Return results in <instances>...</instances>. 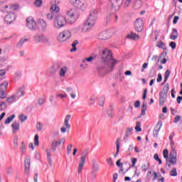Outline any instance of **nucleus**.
I'll return each instance as SVG.
<instances>
[{
  "mask_svg": "<svg viewBox=\"0 0 182 182\" xmlns=\"http://www.w3.org/2000/svg\"><path fill=\"white\" fill-rule=\"evenodd\" d=\"M66 23H68L66 18L59 15L54 18L53 28H55V29H60L63 28V26H66Z\"/></svg>",
  "mask_w": 182,
  "mask_h": 182,
  "instance_id": "7ed1b4c3",
  "label": "nucleus"
},
{
  "mask_svg": "<svg viewBox=\"0 0 182 182\" xmlns=\"http://www.w3.org/2000/svg\"><path fill=\"white\" fill-rule=\"evenodd\" d=\"M60 146L58 141L53 140L51 144V150L53 153H56V149Z\"/></svg>",
  "mask_w": 182,
  "mask_h": 182,
  "instance_id": "bb28decb",
  "label": "nucleus"
},
{
  "mask_svg": "<svg viewBox=\"0 0 182 182\" xmlns=\"http://www.w3.org/2000/svg\"><path fill=\"white\" fill-rule=\"evenodd\" d=\"M170 90V85H168V83L166 84L164 87L162 91L161 92V93L164 94V95H167V93H168V90Z\"/></svg>",
  "mask_w": 182,
  "mask_h": 182,
  "instance_id": "7c9ffc66",
  "label": "nucleus"
},
{
  "mask_svg": "<svg viewBox=\"0 0 182 182\" xmlns=\"http://www.w3.org/2000/svg\"><path fill=\"white\" fill-rule=\"evenodd\" d=\"M19 126H20L19 122H13V124H11V127L13 129L14 134H16V133L19 131Z\"/></svg>",
  "mask_w": 182,
  "mask_h": 182,
  "instance_id": "4be33fe9",
  "label": "nucleus"
},
{
  "mask_svg": "<svg viewBox=\"0 0 182 182\" xmlns=\"http://www.w3.org/2000/svg\"><path fill=\"white\" fill-rule=\"evenodd\" d=\"M27 22V28H30L31 30L35 29L36 28V22L32 17H29L26 20Z\"/></svg>",
  "mask_w": 182,
  "mask_h": 182,
  "instance_id": "ddd939ff",
  "label": "nucleus"
},
{
  "mask_svg": "<svg viewBox=\"0 0 182 182\" xmlns=\"http://www.w3.org/2000/svg\"><path fill=\"white\" fill-rule=\"evenodd\" d=\"M119 141H120V139H117V152L114 155V157H117V156H119V153L120 152V142Z\"/></svg>",
  "mask_w": 182,
  "mask_h": 182,
  "instance_id": "2f4dec72",
  "label": "nucleus"
},
{
  "mask_svg": "<svg viewBox=\"0 0 182 182\" xmlns=\"http://www.w3.org/2000/svg\"><path fill=\"white\" fill-rule=\"evenodd\" d=\"M70 117H71V115L70 114H68L65 118V120H64V125L65 127H67V129L68 131L70 130V124H69V121L70 120Z\"/></svg>",
  "mask_w": 182,
  "mask_h": 182,
  "instance_id": "aec40b11",
  "label": "nucleus"
},
{
  "mask_svg": "<svg viewBox=\"0 0 182 182\" xmlns=\"http://www.w3.org/2000/svg\"><path fill=\"white\" fill-rule=\"evenodd\" d=\"M87 154H89V151L87 149H85L82 151L81 156L80 158V163L78 165V174L82 173V170L83 167H85V164H86V157H87Z\"/></svg>",
  "mask_w": 182,
  "mask_h": 182,
  "instance_id": "20e7f679",
  "label": "nucleus"
},
{
  "mask_svg": "<svg viewBox=\"0 0 182 182\" xmlns=\"http://www.w3.org/2000/svg\"><path fill=\"white\" fill-rule=\"evenodd\" d=\"M60 132L61 133H66L67 132H69V131L68 130V128L66 127L63 126V127H61L60 129Z\"/></svg>",
  "mask_w": 182,
  "mask_h": 182,
  "instance_id": "e2e57ef3",
  "label": "nucleus"
},
{
  "mask_svg": "<svg viewBox=\"0 0 182 182\" xmlns=\"http://www.w3.org/2000/svg\"><path fill=\"white\" fill-rule=\"evenodd\" d=\"M170 176H171L172 177H177V168H172L170 171Z\"/></svg>",
  "mask_w": 182,
  "mask_h": 182,
  "instance_id": "c9c22d12",
  "label": "nucleus"
},
{
  "mask_svg": "<svg viewBox=\"0 0 182 182\" xmlns=\"http://www.w3.org/2000/svg\"><path fill=\"white\" fill-rule=\"evenodd\" d=\"M72 147H73V145L70 144L67 146V154L69 156L70 153H72Z\"/></svg>",
  "mask_w": 182,
  "mask_h": 182,
  "instance_id": "864d4df0",
  "label": "nucleus"
},
{
  "mask_svg": "<svg viewBox=\"0 0 182 182\" xmlns=\"http://www.w3.org/2000/svg\"><path fill=\"white\" fill-rule=\"evenodd\" d=\"M170 38L172 41H176V39L178 38V32L177 31V28H173L172 30V34L171 35Z\"/></svg>",
  "mask_w": 182,
  "mask_h": 182,
  "instance_id": "b1692460",
  "label": "nucleus"
},
{
  "mask_svg": "<svg viewBox=\"0 0 182 182\" xmlns=\"http://www.w3.org/2000/svg\"><path fill=\"white\" fill-rule=\"evenodd\" d=\"M19 119H21V122H25V120H26L28 119V117L24 115L23 114H21L19 116Z\"/></svg>",
  "mask_w": 182,
  "mask_h": 182,
  "instance_id": "4d7b16f0",
  "label": "nucleus"
},
{
  "mask_svg": "<svg viewBox=\"0 0 182 182\" xmlns=\"http://www.w3.org/2000/svg\"><path fill=\"white\" fill-rule=\"evenodd\" d=\"M15 19H16V16L14 13H10L9 14L6 15L4 21L8 25H11L12 22H14Z\"/></svg>",
  "mask_w": 182,
  "mask_h": 182,
  "instance_id": "9b49d317",
  "label": "nucleus"
},
{
  "mask_svg": "<svg viewBox=\"0 0 182 182\" xmlns=\"http://www.w3.org/2000/svg\"><path fill=\"white\" fill-rule=\"evenodd\" d=\"M150 166V164L149 163L146 164H143L141 166V169L142 171H147V170H149V166Z\"/></svg>",
  "mask_w": 182,
  "mask_h": 182,
  "instance_id": "58836bf2",
  "label": "nucleus"
},
{
  "mask_svg": "<svg viewBox=\"0 0 182 182\" xmlns=\"http://www.w3.org/2000/svg\"><path fill=\"white\" fill-rule=\"evenodd\" d=\"M15 119V114H12L11 116L9 117L4 122L5 124H9L12 120Z\"/></svg>",
  "mask_w": 182,
  "mask_h": 182,
  "instance_id": "f704fd0d",
  "label": "nucleus"
},
{
  "mask_svg": "<svg viewBox=\"0 0 182 182\" xmlns=\"http://www.w3.org/2000/svg\"><path fill=\"white\" fill-rule=\"evenodd\" d=\"M11 6V11L14 12V11H19V5L16 3L14 4H10Z\"/></svg>",
  "mask_w": 182,
  "mask_h": 182,
  "instance_id": "ea45409f",
  "label": "nucleus"
},
{
  "mask_svg": "<svg viewBox=\"0 0 182 182\" xmlns=\"http://www.w3.org/2000/svg\"><path fill=\"white\" fill-rule=\"evenodd\" d=\"M34 5L36 6H42V0H36L34 1Z\"/></svg>",
  "mask_w": 182,
  "mask_h": 182,
  "instance_id": "6e6d98bb",
  "label": "nucleus"
},
{
  "mask_svg": "<svg viewBox=\"0 0 182 182\" xmlns=\"http://www.w3.org/2000/svg\"><path fill=\"white\" fill-rule=\"evenodd\" d=\"M156 46H158V48H161V49H164V50H166V44L163 42L159 43Z\"/></svg>",
  "mask_w": 182,
  "mask_h": 182,
  "instance_id": "603ef678",
  "label": "nucleus"
},
{
  "mask_svg": "<svg viewBox=\"0 0 182 182\" xmlns=\"http://www.w3.org/2000/svg\"><path fill=\"white\" fill-rule=\"evenodd\" d=\"M95 58H96V55L93 56H90L89 58H85L84 60H82L83 63H85V62H92V60H93V59H95Z\"/></svg>",
  "mask_w": 182,
  "mask_h": 182,
  "instance_id": "a18cd8bd",
  "label": "nucleus"
},
{
  "mask_svg": "<svg viewBox=\"0 0 182 182\" xmlns=\"http://www.w3.org/2000/svg\"><path fill=\"white\" fill-rule=\"evenodd\" d=\"M134 29L136 32H142L144 29V23L141 18H137L134 23Z\"/></svg>",
  "mask_w": 182,
  "mask_h": 182,
  "instance_id": "1a4fd4ad",
  "label": "nucleus"
},
{
  "mask_svg": "<svg viewBox=\"0 0 182 182\" xmlns=\"http://www.w3.org/2000/svg\"><path fill=\"white\" fill-rule=\"evenodd\" d=\"M67 70H68V68H66V67H63V68H60V77H65V75H66Z\"/></svg>",
  "mask_w": 182,
  "mask_h": 182,
  "instance_id": "473e14b6",
  "label": "nucleus"
},
{
  "mask_svg": "<svg viewBox=\"0 0 182 182\" xmlns=\"http://www.w3.org/2000/svg\"><path fill=\"white\" fill-rule=\"evenodd\" d=\"M111 18L113 21H114L115 23H117V19H119V16H117V15L112 14Z\"/></svg>",
  "mask_w": 182,
  "mask_h": 182,
  "instance_id": "13d9d810",
  "label": "nucleus"
},
{
  "mask_svg": "<svg viewBox=\"0 0 182 182\" xmlns=\"http://www.w3.org/2000/svg\"><path fill=\"white\" fill-rule=\"evenodd\" d=\"M169 77H170V70H167L164 74L165 82H167Z\"/></svg>",
  "mask_w": 182,
  "mask_h": 182,
  "instance_id": "8fccbe9b",
  "label": "nucleus"
},
{
  "mask_svg": "<svg viewBox=\"0 0 182 182\" xmlns=\"http://www.w3.org/2000/svg\"><path fill=\"white\" fill-rule=\"evenodd\" d=\"M67 15L69 17L68 22L70 25L75 23L77 18H79V12L75 9H71L68 11Z\"/></svg>",
  "mask_w": 182,
  "mask_h": 182,
  "instance_id": "39448f33",
  "label": "nucleus"
},
{
  "mask_svg": "<svg viewBox=\"0 0 182 182\" xmlns=\"http://www.w3.org/2000/svg\"><path fill=\"white\" fill-rule=\"evenodd\" d=\"M25 95V89L23 87H20L16 92V99H19V97H22Z\"/></svg>",
  "mask_w": 182,
  "mask_h": 182,
  "instance_id": "6ab92c4d",
  "label": "nucleus"
},
{
  "mask_svg": "<svg viewBox=\"0 0 182 182\" xmlns=\"http://www.w3.org/2000/svg\"><path fill=\"white\" fill-rule=\"evenodd\" d=\"M15 100H16V96L12 95L11 97H9V98H7L6 102L8 103H14V102H15Z\"/></svg>",
  "mask_w": 182,
  "mask_h": 182,
  "instance_id": "37998d69",
  "label": "nucleus"
},
{
  "mask_svg": "<svg viewBox=\"0 0 182 182\" xmlns=\"http://www.w3.org/2000/svg\"><path fill=\"white\" fill-rule=\"evenodd\" d=\"M59 6L56 4H52L50 7V11L53 12H59Z\"/></svg>",
  "mask_w": 182,
  "mask_h": 182,
  "instance_id": "4c0bfd02",
  "label": "nucleus"
},
{
  "mask_svg": "<svg viewBox=\"0 0 182 182\" xmlns=\"http://www.w3.org/2000/svg\"><path fill=\"white\" fill-rule=\"evenodd\" d=\"M21 151L23 154L26 152L25 143L23 142L21 143Z\"/></svg>",
  "mask_w": 182,
  "mask_h": 182,
  "instance_id": "bf43d9fd",
  "label": "nucleus"
},
{
  "mask_svg": "<svg viewBox=\"0 0 182 182\" xmlns=\"http://www.w3.org/2000/svg\"><path fill=\"white\" fill-rule=\"evenodd\" d=\"M34 144L35 146H39V136L38 134L34 136Z\"/></svg>",
  "mask_w": 182,
  "mask_h": 182,
  "instance_id": "49530a36",
  "label": "nucleus"
},
{
  "mask_svg": "<svg viewBox=\"0 0 182 182\" xmlns=\"http://www.w3.org/2000/svg\"><path fill=\"white\" fill-rule=\"evenodd\" d=\"M135 130L136 132H141V123L139 121L136 122Z\"/></svg>",
  "mask_w": 182,
  "mask_h": 182,
  "instance_id": "a19ab883",
  "label": "nucleus"
},
{
  "mask_svg": "<svg viewBox=\"0 0 182 182\" xmlns=\"http://www.w3.org/2000/svg\"><path fill=\"white\" fill-rule=\"evenodd\" d=\"M2 11L3 12H4V14H14V12H12V6H11V4L8 6H4Z\"/></svg>",
  "mask_w": 182,
  "mask_h": 182,
  "instance_id": "5701e85b",
  "label": "nucleus"
},
{
  "mask_svg": "<svg viewBox=\"0 0 182 182\" xmlns=\"http://www.w3.org/2000/svg\"><path fill=\"white\" fill-rule=\"evenodd\" d=\"M34 41L38 43H46L48 42V38L43 35H36L34 37Z\"/></svg>",
  "mask_w": 182,
  "mask_h": 182,
  "instance_id": "f8f14e48",
  "label": "nucleus"
},
{
  "mask_svg": "<svg viewBox=\"0 0 182 182\" xmlns=\"http://www.w3.org/2000/svg\"><path fill=\"white\" fill-rule=\"evenodd\" d=\"M101 64L97 67L98 70H104L105 73H110L114 70L117 61L113 59L112 51L104 49L100 53Z\"/></svg>",
  "mask_w": 182,
  "mask_h": 182,
  "instance_id": "f257e3e1",
  "label": "nucleus"
},
{
  "mask_svg": "<svg viewBox=\"0 0 182 182\" xmlns=\"http://www.w3.org/2000/svg\"><path fill=\"white\" fill-rule=\"evenodd\" d=\"M97 19V11H91L88 18L84 25H80L78 27L75 28V31H79L81 29L82 32H89V31L92 30V28L95 26V23H96V21Z\"/></svg>",
  "mask_w": 182,
  "mask_h": 182,
  "instance_id": "f03ea898",
  "label": "nucleus"
},
{
  "mask_svg": "<svg viewBox=\"0 0 182 182\" xmlns=\"http://www.w3.org/2000/svg\"><path fill=\"white\" fill-rule=\"evenodd\" d=\"M133 132V127H129L127 129V131L125 132L126 137H129L132 135V132Z\"/></svg>",
  "mask_w": 182,
  "mask_h": 182,
  "instance_id": "79ce46f5",
  "label": "nucleus"
},
{
  "mask_svg": "<svg viewBox=\"0 0 182 182\" xmlns=\"http://www.w3.org/2000/svg\"><path fill=\"white\" fill-rule=\"evenodd\" d=\"M169 46L170 48H171L172 49H174L176 46V44L175 42L173 41H171L170 43H169Z\"/></svg>",
  "mask_w": 182,
  "mask_h": 182,
  "instance_id": "774afa93",
  "label": "nucleus"
},
{
  "mask_svg": "<svg viewBox=\"0 0 182 182\" xmlns=\"http://www.w3.org/2000/svg\"><path fill=\"white\" fill-rule=\"evenodd\" d=\"M6 109V103L5 102H0V110H5Z\"/></svg>",
  "mask_w": 182,
  "mask_h": 182,
  "instance_id": "de8ad7c7",
  "label": "nucleus"
},
{
  "mask_svg": "<svg viewBox=\"0 0 182 182\" xmlns=\"http://www.w3.org/2000/svg\"><path fill=\"white\" fill-rule=\"evenodd\" d=\"M105 100H106V98L105 97H100L99 100V105L100 106H104L105 105Z\"/></svg>",
  "mask_w": 182,
  "mask_h": 182,
  "instance_id": "c03bdc74",
  "label": "nucleus"
},
{
  "mask_svg": "<svg viewBox=\"0 0 182 182\" xmlns=\"http://www.w3.org/2000/svg\"><path fill=\"white\" fill-rule=\"evenodd\" d=\"M169 157L177 159V151H176V149H172V150L170 152Z\"/></svg>",
  "mask_w": 182,
  "mask_h": 182,
  "instance_id": "72a5a7b5",
  "label": "nucleus"
},
{
  "mask_svg": "<svg viewBox=\"0 0 182 182\" xmlns=\"http://www.w3.org/2000/svg\"><path fill=\"white\" fill-rule=\"evenodd\" d=\"M166 56H167V53L164 51V52L161 54V55H160V57H159V59H158V62H160V60H161V59H166V58H165Z\"/></svg>",
  "mask_w": 182,
  "mask_h": 182,
  "instance_id": "5fc2aeb1",
  "label": "nucleus"
},
{
  "mask_svg": "<svg viewBox=\"0 0 182 182\" xmlns=\"http://www.w3.org/2000/svg\"><path fill=\"white\" fill-rule=\"evenodd\" d=\"M14 144L16 147H18V136H14Z\"/></svg>",
  "mask_w": 182,
  "mask_h": 182,
  "instance_id": "338daca9",
  "label": "nucleus"
},
{
  "mask_svg": "<svg viewBox=\"0 0 182 182\" xmlns=\"http://www.w3.org/2000/svg\"><path fill=\"white\" fill-rule=\"evenodd\" d=\"M146 110H147V103L143 102L141 106V116H146Z\"/></svg>",
  "mask_w": 182,
  "mask_h": 182,
  "instance_id": "c756f323",
  "label": "nucleus"
},
{
  "mask_svg": "<svg viewBox=\"0 0 182 182\" xmlns=\"http://www.w3.org/2000/svg\"><path fill=\"white\" fill-rule=\"evenodd\" d=\"M6 89H8V82H4L0 85V99H5L6 97Z\"/></svg>",
  "mask_w": 182,
  "mask_h": 182,
  "instance_id": "9d476101",
  "label": "nucleus"
},
{
  "mask_svg": "<svg viewBox=\"0 0 182 182\" xmlns=\"http://www.w3.org/2000/svg\"><path fill=\"white\" fill-rule=\"evenodd\" d=\"M127 38L132 39V41H139V39H140V36L133 32H132L130 35H128Z\"/></svg>",
  "mask_w": 182,
  "mask_h": 182,
  "instance_id": "a878e982",
  "label": "nucleus"
},
{
  "mask_svg": "<svg viewBox=\"0 0 182 182\" xmlns=\"http://www.w3.org/2000/svg\"><path fill=\"white\" fill-rule=\"evenodd\" d=\"M110 4L112 8L119 9L123 4V0H110Z\"/></svg>",
  "mask_w": 182,
  "mask_h": 182,
  "instance_id": "4468645a",
  "label": "nucleus"
},
{
  "mask_svg": "<svg viewBox=\"0 0 182 182\" xmlns=\"http://www.w3.org/2000/svg\"><path fill=\"white\" fill-rule=\"evenodd\" d=\"M28 38L21 39L17 44V48H22L23 43H25V42H28Z\"/></svg>",
  "mask_w": 182,
  "mask_h": 182,
  "instance_id": "e433bc0d",
  "label": "nucleus"
},
{
  "mask_svg": "<svg viewBox=\"0 0 182 182\" xmlns=\"http://www.w3.org/2000/svg\"><path fill=\"white\" fill-rule=\"evenodd\" d=\"M142 6L143 2L141 1V0H134V9H140V8H141Z\"/></svg>",
  "mask_w": 182,
  "mask_h": 182,
  "instance_id": "412c9836",
  "label": "nucleus"
},
{
  "mask_svg": "<svg viewBox=\"0 0 182 182\" xmlns=\"http://www.w3.org/2000/svg\"><path fill=\"white\" fill-rule=\"evenodd\" d=\"M72 36V33L69 30H65L58 36V42H65Z\"/></svg>",
  "mask_w": 182,
  "mask_h": 182,
  "instance_id": "423d86ee",
  "label": "nucleus"
},
{
  "mask_svg": "<svg viewBox=\"0 0 182 182\" xmlns=\"http://www.w3.org/2000/svg\"><path fill=\"white\" fill-rule=\"evenodd\" d=\"M47 19H48L49 21H52V19H53V14L52 13L48 14Z\"/></svg>",
  "mask_w": 182,
  "mask_h": 182,
  "instance_id": "69168bd1",
  "label": "nucleus"
},
{
  "mask_svg": "<svg viewBox=\"0 0 182 182\" xmlns=\"http://www.w3.org/2000/svg\"><path fill=\"white\" fill-rule=\"evenodd\" d=\"M38 23L43 32H46V31H48V23H46V21H45L44 19L40 18L38 20Z\"/></svg>",
  "mask_w": 182,
  "mask_h": 182,
  "instance_id": "f3484780",
  "label": "nucleus"
},
{
  "mask_svg": "<svg viewBox=\"0 0 182 182\" xmlns=\"http://www.w3.org/2000/svg\"><path fill=\"white\" fill-rule=\"evenodd\" d=\"M167 100V94L160 93L159 95V105L164 106Z\"/></svg>",
  "mask_w": 182,
  "mask_h": 182,
  "instance_id": "a211bd4d",
  "label": "nucleus"
},
{
  "mask_svg": "<svg viewBox=\"0 0 182 182\" xmlns=\"http://www.w3.org/2000/svg\"><path fill=\"white\" fill-rule=\"evenodd\" d=\"M25 174L29 176V168H31V159L26 156L24 161Z\"/></svg>",
  "mask_w": 182,
  "mask_h": 182,
  "instance_id": "2eb2a0df",
  "label": "nucleus"
},
{
  "mask_svg": "<svg viewBox=\"0 0 182 182\" xmlns=\"http://www.w3.org/2000/svg\"><path fill=\"white\" fill-rule=\"evenodd\" d=\"M107 163L111 166L113 167V161H112V158H108L107 159Z\"/></svg>",
  "mask_w": 182,
  "mask_h": 182,
  "instance_id": "0e129e2a",
  "label": "nucleus"
},
{
  "mask_svg": "<svg viewBox=\"0 0 182 182\" xmlns=\"http://www.w3.org/2000/svg\"><path fill=\"white\" fill-rule=\"evenodd\" d=\"M97 38L100 39V41H107L109 39V34L106 31H102L97 34Z\"/></svg>",
  "mask_w": 182,
  "mask_h": 182,
  "instance_id": "dca6fc26",
  "label": "nucleus"
},
{
  "mask_svg": "<svg viewBox=\"0 0 182 182\" xmlns=\"http://www.w3.org/2000/svg\"><path fill=\"white\" fill-rule=\"evenodd\" d=\"M158 124H160V127L158 129H155L153 131V136L154 137H155L156 139H157V137H159V132H160V129H161V126H163V124L161 123V122H159Z\"/></svg>",
  "mask_w": 182,
  "mask_h": 182,
  "instance_id": "393cba45",
  "label": "nucleus"
},
{
  "mask_svg": "<svg viewBox=\"0 0 182 182\" xmlns=\"http://www.w3.org/2000/svg\"><path fill=\"white\" fill-rule=\"evenodd\" d=\"M177 164V158L168 157L166 159L165 168L168 171L171 168V166H176Z\"/></svg>",
  "mask_w": 182,
  "mask_h": 182,
  "instance_id": "6e6552de",
  "label": "nucleus"
},
{
  "mask_svg": "<svg viewBox=\"0 0 182 182\" xmlns=\"http://www.w3.org/2000/svg\"><path fill=\"white\" fill-rule=\"evenodd\" d=\"M181 120V117L180 115H177L173 120V123H178Z\"/></svg>",
  "mask_w": 182,
  "mask_h": 182,
  "instance_id": "052dcab7",
  "label": "nucleus"
},
{
  "mask_svg": "<svg viewBox=\"0 0 182 182\" xmlns=\"http://www.w3.org/2000/svg\"><path fill=\"white\" fill-rule=\"evenodd\" d=\"M163 156L164 159H168V149H166L163 151Z\"/></svg>",
  "mask_w": 182,
  "mask_h": 182,
  "instance_id": "3c124183",
  "label": "nucleus"
},
{
  "mask_svg": "<svg viewBox=\"0 0 182 182\" xmlns=\"http://www.w3.org/2000/svg\"><path fill=\"white\" fill-rule=\"evenodd\" d=\"M132 167H134L136 166V163H137V159L136 158H132Z\"/></svg>",
  "mask_w": 182,
  "mask_h": 182,
  "instance_id": "680f3d73",
  "label": "nucleus"
},
{
  "mask_svg": "<svg viewBox=\"0 0 182 182\" xmlns=\"http://www.w3.org/2000/svg\"><path fill=\"white\" fill-rule=\"evenodd\" d=\"M46 151L47 154V160L48 161V164L52 167L53 162H52V157L50 156V149H47Z\"/></svg>",
  "mask_w": 182,
  "mask_h": 182,
  "instance_id": "cd10ccee",
  "label": "nucleus"
},
{
  "mask_svg": "<svg viewBox=\"0 0 182 182\" xmlns=\"http://www.w3.org/2000/svg\"><path fill=\"white\" fill-rule=\"evenodd\" d=\"M36 127L38 132H41L42 129H43V124L41 122H38Z\"/></svg>",
  "mask_w": 182,
  "mask_h": 182,
  "instance_id": "09e8293b",
  "label": "nucleus"
},
{
  "mask_svg": "<svg viewBox=\"0 0 182 182\" xmlns=\"http://www.w3.org/2000/svg\"><path fill=\"white\" fill-rule=\"evenodd\" d=\"M92 171L97 172L99 171V164H97V161L96 159L92 160Z\"/></svg>",
  "mask_w": 182,
  "mask_h": 182,
  "instance_id": "c85d7f7f",
  "label": "nucleus"
},
{
  "mask_svg": "<svg viewBox=\"0 0 182 182\" xmlns=\"http://www.w3.org/2000/svg\"><path fill=\"white\" fill-rule=\"evenodd\" d=\"M70 2L73 6H75L77 9H81V11H83L86 8L85 0H70Z\"/></svg>",
  "mask_w": 182,
  "mask_h": 182,
  "instance_id": "0eeeda50",
  "label": "nucleus"
}]
</instances>
